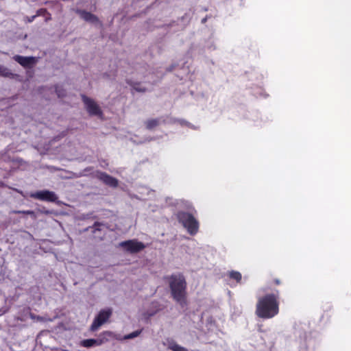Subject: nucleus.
<instances>
[{"mask_svg":"<svg viewBox=\"0 0 351 351\" xmlns=\"http://www.w3.org/2000/svg\"><path fill=\"white\" fill-rule=\"evenodd\" d=\"M279 298L280 293L278 291L259 297L255 311L257 317L267 319L277 315L279 313Z\"/></svg>","mask_w":351,"mask_h":351,"instance_id":"obj_1","label":"nucleus"},{"mask_svg":"<svg viewBox=\"0 0 351 351\" xmlns=\"http://www.w3.org/2000/svg\"><path fill=\"white\" fill-rule=\"evenodd\" d=\"M169 285L173 299L184 307L186 304V282L183 274H172Z\"/></svg>","mask_w":351,"mask_h":351,"instance_id":"obj_2","label":"nucleus"},{"mask_svg":"<svg viewBox=\"0 0 351 351\" xmlns=\"http://www.w3.org/2000/svg\"><path fill=\"white\" fill-rule=\"evenodd\" d=\"M177 218L191 235H195L197 232L199 223L192 213L179 211L177 213Z\"/></svg>","mask_w":351,"mask_h":351,"instance_id":"obj_3","label":"nucleus"},{"mask_svg":"<svg viewBox=\"0 0 351 351\" xmlns=\"http://www.w3.org/2000/svg\"><path fill=\"white\" fill-rule=\"evenodd\" d=\"M121 339L120 335H115L111 331H104L100 333L96 339H87L81 341V346L84 348L99 346L110 341V339Z\"/></svg>","mask_w":351,"mask_h":351,"instance_id":"obj_4","label":"nucleus"},{"mask_svg":"<svg viewBox=\"0 0 351 351\" xmlns=\"http://www.w3.org/2000/svg\"><path fill=\"white\" fill-rule=\"evenodd\" d=\"M191 20V17L188 14H185L181 18L178 19L176 21H172L169 23L163 24L158 26V28H162L165 29L176 27L173 32L184 30L186 27L189 25Z\"/></svg>","mask_w":351,"mask_h":351,"instance_id":"obj_5","label":"nucleus"},{"mask_svg":"<svg viewBox=\"0 0 351 351\" xmlns=\"http://www.w3.org/2000/svg\"><path fill=\"white\" fill-rule=\"evenodd\" d=\"M125 251L130 254H136L143 250L145 248V245L137 239H130L122 241L119 243Z\"/></svg>","mask_w":351,"mask_h":351,"instance_id":"obj_6","label":"nucleus"},{"mask_svg":"<svg viewBox=\"0 0 351 351\" xmlns=\"http://www.w3.org/2000/svg\"><path fill=\"white\" fill-rule=\"evenodd\" d=\"M112 313L111 308L101 310L95 317L91 326L90 330L96 331L102 324H104L110 318Z\"/></svg>","mask_w":351,"mask_h":351,"instance_id":"obj_7","label":"nucleus"},{"mask_svg":"<svg viewBox=\"0 0 351 351\" xmlns=\"http://www.w3.org/2000/svg\"><path fill=\"white\" fill-rule=\"evenodd\" d=\"M81 97L87 112L90 116H102V110L93 99L86 96L85 95H81Z\"/></svg>","mask_w":351,"mask_h":351,"instance_id":"obj_8","label":"nucleus"},{"mask_svg":"<svg viewBox=\"0 0 351 351\" xmlns=\"http://www.w3.org/2000/svg\"><path fill=\"white\" fill-rule=\"evenodd\" d=\"M29 196L32 198L42 201L59 203L57 195L53 191H50L49 190H42L31 193Z\"/></svg>","mask_w":351,"mask_h":351,"instance_id":"obj_9","label":"nucleus"},{"mask_svg":"<svg viewBox=\"0 0 351 351\" xmlns=\"http://www.w3.org/2000/svg\"><path fill=\"white\" fill-rule=\"evenodd\" d=\"M221 277L231 287H235L238 284H240L242 280L241 274L239 271L233 270L224 273L221 276Z\"/></svg>","mask_w":351,"mask_h":351,"instance_id":"obj_10","label":"nucleus"},{"mask_svg":"<svg viewBox=\"0 0 351 351\" xmlns=\"http://www.w3.org/2000/svg\"><path fill=\"white\" fill-rule=\"evenodd\" d=\"M95 177L109 187L117 188L119 185V180L106 172L97 171Z\"/></svg>","mask_w":351,"mask_h":351,"instance_id":"obj_11","label":"nucleus"},{"mask_svg":"<svg viewBox=\"0 0 351 351\" xmlns=\"http://www.w3.org/2000/svg\"><path fill=\"white\" fill-rule=\"evenodd\" d=\"M13 59L25 69H31L37 63V58L34 56H22L16 55Z\"/></svg>","mask_w":351,"mask_h":351,"instance_id":"obj_12","label":"nucleus"},{"mask_svg":"<svg viewBox=\"0 0 351 351\" xmlns=\"http://www.w3.org/2000/svg\"><path fill=\"white\" fill-rule=\"evenodd\" d=\"M108 228V226L106 223L95 221L91 226V232L95 238L102 239Z\"/></svg>","mask_w":351,"mask_h":351,"instance_id":"obj_13","label":"nucleus"},{"mask_svg":"<svg viewBox=\"0 0 351 351\" xmlns=\"http://www.w3.org/2000/svg\"><path fill=\"white\" fill-rule=\"evenodd\" d=\"M77 14L80 15V16L84 19L85 21L89 22L90 23H97L99 22L98 17L92 14L90 12L83 10H79L77 11Z\"/></svg>","mask_w":351,"mask_h":351,"instance_id":"obj_14","label":"nucleus"},{"mask_svg":"<svg viewBox=\"0 0 351 351\" xmlns=\"http://www.w3.org/2000/svg\"><path fill=\"white\" fill-rule=\"evenodd\" d=\"M125 82L132 88V90H134L136 92L145 93L147 91V88L142 86L140 82L134 81L132 79H126Z\"/></svg>","mask_w":351,"mask_h":351,"instance_id":"obj_15","label":"nucleus"},{"mask_svg":"<svg viewBox=\"0 0 351 351\" xmlns=\"http://www.w3.org/2000/svg\"><path fill=\"white\" fill-rule=\"evenodd\" d=\"M0 76L10 79H17L19 75L13 73L8 68L3 65H0Z\"/></svg>","mask_w":351,"mask_h":351,"instance_id":"obj_16","label":"nucleus"},{"mask_svg":"<svg viewBox=\"0 0 351 351\" xmlns=\"http://www.w3.org/2000/svg\"><path fill=\"white\" fill-rule=\"evenodd\" d=\"M168 348L172 351H189L186 348L178 345L174 340H167Z\"/></svg>","mask_w":351,"mask_h":351,"instance_id":"obj_17","label":"nucleus"},{"mask_svg":"<svg viewBox=\"0 0 351 351\" xmlns=\"http://www.w3.org/2000/svg\"><path fill=\"white\" fill-rule=\"evenodd\" d=\"M162 123V118L148 119L145 123L146 128L149 130H152L154 128L159 125Z\"/></svg>","mask_w":351,"mask_h":351,"instance_id":"obj_18","label":"nucleus"},{"mask_svg":"<svg viewBox=\"0 0 351 351\" xmlns=\"http://www.w3.org/2000/svg\"><path fill=\"white\" fill-rule=\"evenodd\" d=\"M178 123H179L180 125L182 126H186V127H189L193 130H197L198 129V127H196L195 125L191 124V123H189V121L184 120V119H178Z\"/></svg>","mask_w":351,"mask_h":351,"instance_id":"obj_19","label":"nucleus"},{"mask_svg":"<svg viewBox=\"0 0 351 351\" xmlns=\"http://www.w3.org/2000/svg\"><path fill=\"white\" fill-rule=\"evenodd\" d=\"M142 330L143 329H141V330H137L136 331H134L128 335H125L123 338L121 337V339H134L136 337H138L141 332H142Z\"/></svg>","mask_w":351,"mask_h":351,"instance_id":"obj_20","label":"nucleus"},{"mask_svg":"<svg viewBox=\"0 0 351 351\" xmlns=\"http://www.w3.org/2000/svg\"><path fill=\"white\" fill-rule=\"evenodd\" d=\"M162 123L164 124H173L178 122V119L171 117L169 116L161 117Z\"/></svg>","mask_w":351,"mask_h":351,"instance_id":"obj_21","label":"nucleus"},{"mask_svg":"<svg viewBox=\"0 0 351 351\" xmlns=\"http://www.w3.org/2000/svg\"><path fill=\"white\" fill-rule=\"evenodd\" d=\"M12 213H14V214H24V215H30L31 217H32L33 219H36V215L34 213V211L33 210H13L12 211Z\"/></svg>","mask_w":351,"mask_h":351,"instance_id":"obj_22","label":"nucleus"},{"mask_svg":"<svg viewBox=\"0 0 351 351\" xmlns=\"http://www.w3.org/2000/svg\"><path fill=\"white\" fill-rule=\"evenodd\" d=\"M55 92L58 97H63L66 95L65 90L59 85L55 86Z\"/></svg>","mask_w":351,"mask_h":351,"instance_id":"obj_23","label":"nucleus"},{"mask_svg":"<svg viewBox=\"0 0 351 351\" xmlns=\"http://www.w3.org/2000/svg\"><path fill=\"white\" fill-rule=\"evenodd\" d=\"M41 213H44L45 215H50L53 213L52 210H47L45 208H43L42 209L38 210Z\"/></svg>","mask_w":351,"mask_h":351,"instance_id":"obj_24","label":"nucleus"},{"mask_svg":"<svg viewBox=\"0 0 351 351\" xmlns=\"http://www.w3.org/2000/svg\"><path fill=\"white\" fill-rule=\"evenodd\" d=\"M272 283L274 284L275 285H280L282 284V281L279 278H274L273 280V282Z\"/></svg>","mask_w":351,"mask_h":351,"instance_id":"obj_25","label":"nucleus"},{"mask_svg":"<svg viewBox=\"0 0 351 351\" xmlns=\"http://www.w3.org/2000/svg\"><path fill=\"white\" fill-rule=\"evenodd\" d=\"M174 68H175V66L173 64H171L169 67H167L166 70L167 72H171L174 69Z\"/></svg>","mask_w":351,"mask_h":351,"instance_id":"obj_26","label":"nucleus"},{"mask_svg":"<svg viewBox=\"0 0 351 351\" xmlns=\"http://www.w3.org/2000/svg\"><path fill=\"white\" fill-rule=\"evenodd\" d=\"M90 229H91V226H88V227H87V228H84V229L82 230V232H88Z\"/></svg>","mask_w":351,"mask_h":351,"instance_id":"obj_27","label":"nucleus"},{"mask_svg":"<svg viewBox=\"0 0 351 351\" xmlns=\"http://www.w3.org/2000/svg\"><path fill=\"white\" fill-rule=\"evenodd\" d=\"M47 10L45 9H40L38 11V14H40L43 12H46Z\"/></svg>","mask_w":351,"mask_h":351,"instance_id":"obj_28","label":"nucleus"},{"mask_svg":"<svg viewBox=\"0 0 351 351\" xmlns=\"http://www.w3.org/2000/svg\"><path fill=\"white\" fill-rule=\"evenodd\" d=\"M36 16H32L30 19H29V22H32Z\"/></svg>","mask_w":351,"mask_h":351,"instance_id":"obj_29","label":"nucleus"},{"mask_svg":"<svg viewBox=\"0 0 351 351\" xmlns=\"http://www.w3.org/2000/svg\"><path fill=\"white\" fill-rule=\"evenodd\" d=\"M207 19H208V17H207V16H206V17H204V19H202V23H206V21H207Z\"/></svg>","mask_w":351,"mask_h":351,"instance_id":"obj_30","label":"nucleus"},{"mask_svg":"<svg viewBox=\"0 0 351 351\" xmlns=\"http://www.w3.org/2000/svg\"><path fill=\"white\" fill-rule=\"evenodd\" d=\"M154 314H155V313H149V315L153 316Z\"/></svg>","mask_w":351,"mask_h":351,"instance_id":"obj_31","label":"nucleus"}]
</instances>
